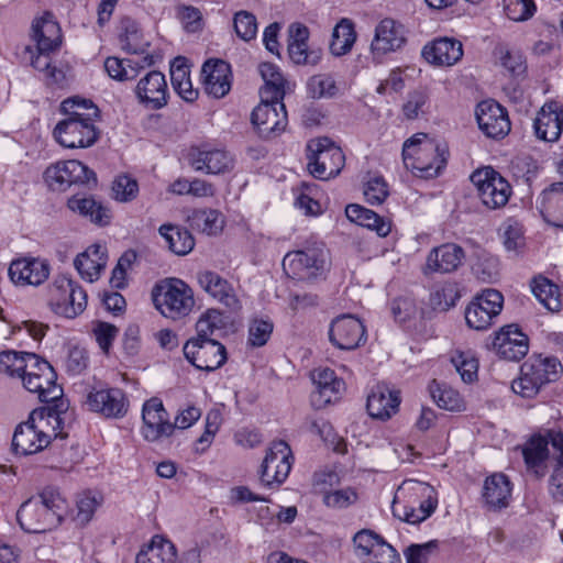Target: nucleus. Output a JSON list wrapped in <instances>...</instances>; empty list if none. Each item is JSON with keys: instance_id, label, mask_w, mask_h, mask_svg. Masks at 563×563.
<instances>
[{"instance_id": "10", "label": "nucleus", "mask_w": 563, "mask_h": 563, "mask_svg": "<svg viewBox=\"0 0 563 563\" xmlns=\"http://www.w3.org/2000/svg\"><path fill=\"white\" fill-rule=\"evenodd\" d=\"M184 355L197 369L213 372L228 360L225 346L217 340H188Z\"/></svg>"}, {"instance_id": "61", "label": "nucleus", "mask_w": 563, "mask_h": 563, "mask_svg": "<svg viewBox=\"0 0 563 563\" xmlns=\"http://www.w3.org/2000/svg\"><path fill=\"white\" fill-rule=\"evenodd\" d=\"M221 423L220 412L211 410L206 416V427L203 433L196 441V452L203 453L210 446Z\"/></svg>"}, {"instance_id": "35", "label": "nucleus", "mask_w": 563, "mask_h": 563, "mask_svg": "<svg viewBox=\"0 0 563 563\" xmlns=\"http://www.w3.org/2000/svg\"><path fill=\"white\" fill-rule=\"evenodd\" d=\"M345 214L349 220L375 231L378 236H387L391 230V222L389 220L360 205L352 203L346 206Z\"/></svg>"}, {"instance_id": "18", "label": "nucleus", "mask_w": 563, "mask_h": 563, "mask_svg": "<svg viewBox=\"0 0 563 563\" xmlns=\"http://www.w3.org/2000/svg\"><path fill=\"white\" fill-rule=\"evenodd\" d=\"M86 405L90 411L106 418H122L128 411L129 401L120 388L92 389L87 395Z\"/></svg>"}, {"instance_id": "33", "label": "nucleus", "mask_w": 563, "mask_h": 563, "mask_svg": "<svg viewBox=\"0 0 563 563\" xmlns=\"http://www.w3.org/2000/svg\"><path fill=\"white\" fill-rule=\"evenodd\" d=\"M511 495V484L503 473H495L484 482L483 499L493 510L506 508Z\"/></svg>"}, {"instance_id": "21", "label": "nucleus", "mask_w": 563, "mask_h": 563, "mask_svg": "<svg viewBox=\"0 0 563 563\" xmlns=\"http://www.w3.org/2000/svg\"><path fill=\"white\" fill-rule=\"evenodd\" d=\"M31 38L35 43L36 52L54 53L62 45V29L51 12H44L32 22Z\"/></svg>"}, {"instance_id": "53", "label": "nucleus", "mask_w": 563, "mask_h": 563, "mask_svg": "<svg viewBox=\"0 0 563 563\" xmlns=\"http://www.w3.org/2000/svg\"><path fill=\"white\" fill-rule=\"evenodd\" d=\"M233 29L242 41L250 42L254 40L257 34L256 16L246 10L238 11L233 16Z\"/></svg>"}, {"instance_id": "29", "label": "nucleus", "mask_w": 563, "mask_h": 563, "mask_svg": "<svg viewBox=\"0 0 563 563\" xmlns=\"http://www.w3.org/2000/svg\"><path fill=\"white\" fill-rule=\"evenodd\" d=\"M562 128V107L555 101L545 103L538 112L533 122L536 136L545 142H554L560 137Z\"/></svg>"}, {"instance_id": "6", "label": "nucleus", "mask_w": 563, "mask_h": 563, "mask_svg": "<svg viewBox=\"0 0 563 563\" xmlns=\"http://www.w3.org/2000/svg\"><path fill=\"white\" fill-rule=\"evenodd\" d=\"M328 250L322 242H307L305 247L288 252L283 260L285 273L292 278L310 279L324 272Z\"/></svg>"}, {"instance_id": "38", "label": "nucleus", "mask_w": 563, "mask_h": 563, "mask_svg": "<svg viewBox=\"0 0 563 563\" xmlns=\"http://www.w3.org/2000/svg\"><path fill=\"white\" fill-rule=\"evenodd\" d=\"M353 543L357 556H369L376 550V555L394 559L389 543L372 530L364 529L358 531L353 538Z\"/></svg>"}, {"instance_id": "36", "label": "nucleus", "mask_w": 563, "mask_h": 563, "mask_svg": "<svg viewBox=\"0 0 563 563\" xmlns=\"http://www.w3.org/2000/svg\"><path fill=\"white\" fill-rule=\"evenodd\" d=\"M69 209L79 212L98 225H108L111 221V211L108 207L93 198H79L73 196L67 202Z\"/></svg>"}, {"instance_id": "43", "label": "nucleus", "mask_w": 563, "mask_h": 563, "mask_svg": "<svg viewBox=\"0 0 563 563\" xmlns=\"http://www.w3.org/2000/svg\"><path fill=\"white\" fill-rule=\"evenodd\" d=\"M355 40L354 24L349 19H342L333 29L330 51L334 56H343L351 51Z\"/></svg>"}, {"instance_id": "17", "label": "nucleus", "mask_w": 563, "mask_h": 563, "mask_svg": "<svg viewBox=\"0 0 563 563\" xmlns=\"http://www.w3.org/2000/svg\"><path fill=\"white\" fill-rule=\"evenodd\" d=\"M528 336L517 324H508L495 334L493 349L500 358L518 362L528 353Z\"/></svg>"}, {"instance_id": "54", "label": "nucleus", "mask_w": 563, "mask_h": 563, "mask_svg": "<svg viewBox=\"0 0 563 563\" xmlns=\"http://www.w3.org/2000/svg\"><path fill=\"white\" fill-rule=\"evenodd\" d=\"M335 91V81L330 75H314L311 76L307 81V92L313 99L333 97Z\"/></svg>"}, {"instance_id": "40", "label": "nucleus", "mask_w": 563, "mask_h": 563, "mask_svg": "<svg viewBox=\"0 0 563 563\" xmlns=\"http://www.w3.org/2000/svg\"><path fill=\"white\" fill-rule=\"evenodd\" d=\"M120 41L122 48L130 54H143L150 46V43L143 38L139 23L124 16L120 22Z\"/></svg>"}, {"instance_id": "12", "label": "nucleus", "mask_w": 563, "mask_h": 563, "mask_svg": "<svg viewBox=\"0 0 563 563\" xmlns=\"http://www.w3.org/2000/svg\"><path fill=\"white\" fill-rule=\"evenodd\" d=\"M134 95L137 102L147 110H161L168 104L169 91L165 75L150 70L135 85Z\"/></svg>"}, {"instance_id": "52", "label": "nucleus", "mask_w": 563, "mask_h": 563, "mask_svg": "<svg viewBox=\"0 0 563 563\" xmlns=\"http://www.w3.org/2000/svg\"><path fill=\"white\" fill-rule=\"evenodd\" d=\"M70 292L71 296H66L56 313L71 319L86 309L87 294L78 284L75 285Z\"/></svg>"}, {"instance_id": "34", "label": "nucleus", "mask_w": 563, "mask_h": 563, "mask_svg": "<svg viewBox=\"0 0 563 563\" xmlns=\"http://www.w3.org/2000/svg\"><path fill=\"white\" fill-rule=\"evenodd\" d=\"M153 64L154 58L152 55L144 56L142 62L111 56L104 60V69L114 80L130 81L136 79L145 66H152Z\"/></svg>"}, {"instance_id": "5", "label": "nucleus", "mask_w": 563, "mask_h": 563, "mask_svg": "<svg viewBox=\"0 0 563 563\" xmlns=\"http://www.w3.org/2000/svg\"><path fill=\"white\" fill-rule=\"evenodd\" d=\"M307 159L310 174L321 180L338 176L345 163L343 151L329 137L310 140L307 144Z\"/></svg>"}, {"instance_id": "50", "label": "nucleus", "mask_w": 563, "mask_h": 563, "mask_svg": "<svg viewBox=\"0 0 563 563\" xmlns=\"http://www.w3.org/2000/svg\"><path fill=\"white\" fill-rule=\"evenodd\" d=\"M532 292L540 303H542L548 310L552 312L560 310L561 300L559 288L548 278H534L532 283Z\"/></svg>"}, {"instance_id": "64", "label": "nucleus", "mask_w": 563, "mask_h": 563, "mask_svg": "<svg viewBox=\"0 0 563 563\" xmlns=\"http://www.w3.org/2000/svg\"><path fill=\"white\" fill-rule=\"evenodd\" d=\"M139 192V185L135 179L128 175L118 176L112 185L113 198L121 202L133 200Z\"/></svg>"}, {"instance_id": "4", "label": "nucleus", "mask_w": 563, "mask_h": 563, "mask_svg": "<svg viewBox=\"0 0 563 563\" xmlns=\"http://www.w3.org/2000/svg\"><path fill=\"white\" fill-rule=\"evenodd\" d=\"M152 297L156 309L173 320L188 316L195 306L192 289L178 278H166L157 283Z\"/></svg>"}, {"instance_id": "7", "label": "nucleus", "mask_w": 563, "mask_h": 563, "mask_svg": "<svg viewBox=\"0 0 563 563\" xmlns=\"http://www.w3.org/2000/svg\"><path fill=\"white\" fill-rule=\"evenodd\" d=\"M44 180L54 191H66L71 185L97 186L96 173L77 159L57 162L44 172Z\"/></svg>"}, {"instance_id": "51", "label": "nucleus", "mask_w": 563, "mask_h": 563, "mask_svg": "<svg viewBox=\"0 0 563 563\" xmlns=\"http://www.w3.org/2000/svg\"><path fill=\"white\" fill-rule=\"evenodd\" d=\"M435 508L437 500L429 497L421 501L418 508L394 505L393 514L402 521L416 525L429 518Z\"/></svg>"}, {"instance_id": "2", "label": "nucleus", "mask_w": 563, "mask_h": 563, "mask_svg": "<svg viewBox=\"0 0 563 563\" xmlns=\"http://www.w3.org/2000/svg\"><path fill=\"white\" fill-rule=\"evenodd\" d=\"M449 150L445 143L418 133L407 140L402 147V161L407 169L424 179L437 177L448 163Z\"/></svg>"}, {"instance_id": "22", "label": "nucleus", "mask_w": 563, "mask_h": 563, "mask_svg": "<svg viewBox=\"0 0 563 563\" xmlns=\"http://www.w3.org/2000/svg\"><path fill=\"white\" fill-rule=\"evenodd\" d=\"M189 162L195 170L212 175L228 173L234 166L233 156L221 148H191Z\"/></svg>"}, {"instance_id": "45", "label": "nucleus", "mask_w": 563, "mask_h": 563, "mask_svg": "<svg viewBox=\"0 0 563 563\" xmlns=\"http://www.w3.org/2000/svg\"><path fill=\"white\" fill-rule=\"evenodd\" d=\"M188 221L192 229L199 230L209 235L220 232L224 224L222 214L214 209L194 210L188 217Z\"/></svg>"}, {"instance_id": "44", "label": "nucleus", "mask_w": 563, "mask_h": 563, "mask_svg": "<svg viewBox=\"0 0 563 563\" xmlns=\"http://www.w3.org/2000/svg\"><path fill=\"white\" fill-rule=\"evenodd\" d=\"M176 559L175 547L166 540L155 541L137 555L135 563H174Z\"/></svg>"}, {"instance_id": "62", "label": "nucleus", "mask_w": 563, "mask_h": 563, "mask_svg": "<svg viewBox=\"0 0 563 563\" xmlns=\"http://www.w3.org/2000/svg\"><path fill=\"white\" fill-rule=\"evenodd\" d=\"M24 353L15 351H4L0 353V373L11 377L21 378L22 369H25Z\"/></svg>"}, {"instance_id": "15", "label": "nucleus", "mask_w": 563, "mask_h": 563, "mask_svg": "<svg viewBox=\"0 0 563 563\" xmlns=\"http://www.w3.org/2000/svg\"><path fill=\"white\" fill-rule=\"evenodd\" d=\"M142 420V434L145 440L151 442L158 441L163 437H169L175 430L162 400L156 397L148 399L143 405Z\"/></svg>"}, {"instance_id": "16", "label": "nucleus", "mask_w": 563, "mask_h": 563, "mask_svg": "<svg viewBox=\"0 0 563 563\" xmlns=\"http://www.w3.org/2000/svg\"><path fill=\"white\" fill-rule=\"evenodd\" d=\"M407 42L405 26L390 18L383 19L375 27L371 52L375 59L400 49Z\"/></svg>"}, {"instance_id": "55", "label": "nucleus", "mask_w": 563, "mask_h": 563, "mask_svg": "<svg viewBox=\"0 0 563 563\" xmlns=\"http://www.w3.org/2000/svg\"><path fill=\"white\" fill-rule=\"evenodd\" d=\"M222 314L219 310L209 309L196 323L197 335L190 340H212L214 330L221 328Z\"/></svg>"}, {"instance_id": "27", "label": "nucleus", "mask_w": 563, "mask_h": 563, "mask_svg": "<svg viewBox=\"0 0 563 563\" xmlns=\"http://www.w3.org/2000/svg\"><path fill=\"white\" fill-rule=\"evenodd\" d=\"M9 276L14 284L37 286L49 276V265L38 258H20L9 266Z\"/></svg>"}, {"instance_id": "8", "label": "nucleus", "mask_w": 563, "mask_h": 563, "mask_svg": "<svg viewBox=\"0 0 563 563\" xmlns=\"http://www.w3.org/2000/svg\"><path fill=\"white\" fill-rule=\"evenodd\" d=\"M471 180L485 207L495 210L507 205L511 195L509 183L492 167L475 170Z\"/></svg>"}, {"instance_id": "60", "label": "nucleus", "mask_w": 563, "mask_h": 563, "mask_svg": "<svg viewBox=\"0 0 563 563\" xmlns=\"http://www.w3.org/2000/svg\"><path fill=\"white\" fill-rule=\"evenodd\" d=\"M77 283L66 276H58L49 286V306L56 313L59 306L64 302L66 296L71 295V289Z\"/></svg>"}, {"instance_id": "58", "label": "nucleus", "mask_w": 563, "mask_h": 563, "mask_svg": "<svg viewBox=\"0 0 563 563\" xmlns=\"http://www.w3.org/2000/svg\"><path fill=\"white\" fill-rule=\"evenodd\" d=\"M504 10L508 19L521 22L532 18L537 7L533 0H504Z\"/></svg>"}, {"instance_id": "9", "label": "nucleus", "mask_w": 563, "mask_h": 563, "mask_svg": "<svg viewBox=\"0 0 563 563\" xmlns=\"http://www.w3.org/2000/svg\"><path fill=\"white\" fill-rule=\"evenodd\" d=\"M500 291L488 288L477 295L465 309V320L470 328L482 331L489 328L503 309Z\"/></svg>"}, {"instance_id": "13", "label": "nucleus", "mask_w": 563, "mask_h": 563, "mask_svg": "<svg viewBox=\"0 0 563 563\" xmlns=\"http://www.w3.org/2000/svg\"><path fill=\"white\" fill-rule=\"evenodd\" d=\"M291 450L283 440L273 442L262 463L261 482L265 486L286 481L291 468Z\"/></svg>"}, {"instance_id": "47", "label": "nucleus", "mask_w": 563, "mask_h": 563, "mask_svg": "<svg viewBox=\"0 0 563 563\" xmlns=\"http://www.w3.org/2000/svg\"><path fill=\"white\" fill-rule=\"evenodd\" d=\"M550 433H562L561 431L549 430L544 437H532L522 450L525 463L529 468L542 464L548 457V444H551Z\"/></svg>"}, {"instance_id": "24", "label": "nucleus", "mask_w": 563, "mask_h": 563, "mask_svg": "<svg viewBox=\"0 0 563 563\" xmlns=\"http://www.w3.org/2000/svg\"><path fill=\"white\" fill-rule=\"evenodd\" d=\"M316 389L311 394V404L320 409L336 400L344 389V382L330 368H319L312 374Z\"/></svg>"}, {"instance_id": "46", "label": "nucleus", "mask_w": 563, "mask_h": 563, "mask_svg": "<svg viewBox=\"0 0 563 563\" xmlns=\"http://www.w3.org/2000/svg\"><path fill=\"white\" fill-rule=\"evenodd\" d=\"M550 441L560 455L549 481V492L554 501L563 504V433H550Z\"/></svg>"}, {"instance_id": "32", "label": "nucleus", "mask_w": 563, "mask_h": 563, "mask_svg": "<svg viewBox=\"0 0 563 563\" xmlns=\"http://www.w3.org/2000/svg\"><path fill=\"white\" fill-rule=\"evenodd\" d=\"M43 375L40 373L34 378L22 379L25 389L38 394V399L44 404L41 408H52L62 401L69 405L68 400L63 398V389L56 384V376L44 380Z\"/></svg>"}, {"instance_id": "41", "label": "nucleus", "mask_w": 563, "mask_h": 563, "mask_svg": "<svg viewBox=\"0 0 563 563\" xmlns=\"http://www.w3.org/2000/svg\"><path fill=\"white\" fill-rule=\"evenodd\" d=\"M158 231L165 239L168 249L176 255H186L195 246V240L191 233L178 225L163 224Z\"/></svg>"}, {"instance_id": "49", "label": "nucleus", "mask_w": 563, "mask_h": 563, "mask_svg": "<svg viewBox=\"0 0 563 563\" xmlns=\"http://www.w3.org/2000/svg\"><path fill=\"white\" fill-rule=\"evenodd\" d=\"M429 393L440 408L454 411L463 407L461 395L446 384H440L433 379L429 384Z\"/></svg>"}, {"instance_id": "23", "label": "nucleus", "mask_w": 563, "mask_h": 563, "mask_svg": "<svg viewBox=\"0 0 563 563\" xmlns=\"http://www.w3.org/2000/svg\"><path fill=\"white\" fill-rule=\"evenodd\" d=\"M465 252L462 246L455 243L442 244L429 252L423 273L429 275L455 272L463 264Z\"/></svg>"}, {"instance_id": "28", "label": "nucleus", "mask_w": 563, "mask_h": 563, "mask_svg": "<svg viewBox=\"0 0 563 563\" xmlns=\"http://www.w3.org/2000/svg\"><path fill=\"white\" fill-rule=\"evenodd\" d=\"M423 58L435 66H452L463 56V45L459 40L439 37L422 48Z\"/></svg>"}, {"instance_id": "59", "label": "nucleus", "mask_w": 563, "mask_h": 563, "mask_svg": "<svg viewBox=\"0 0 563 563\" xmlns=\"http://www.w3.org/2000/svg\"><path fill=\"white\" fill-rule=\"evenodd\" d=\"M357 499V493L351 487L325 492L322 497L323 504L333 509L346 508L355 504Z\"/></svg>"}, {"instance_id": "63", "label": "nucleus", "mask_w": 563, "mask_h": 563, "mask_svg": "<svg viewBox=\"0 0 563 563\" xmlns=\"http://www.w3.org/2000/svg\"><path fill=\"white\" fill-rule=\"evenodd\" d=\"M74 266L79 275L92 283L97 280L101 272L106 268V262H96L90 260L88 254H79L74 261Z\"/></svg>"}, {"instance_id": "48", "label": "nucleus", "mask_w": 563, "mask_h": 563, "mask_svg": "<svg viewBox=\"0 0 563 563\" xmlns=\"http://www.w3.org/2000/svg\"><path fill=\"white\" fill-rule=\"evenodd\" d=\"M460 297L459 285L453 282H445L433 288L430 292L429 302L433 310L448 311L456 305Z\"/></svg>"}, {"instance_id": "25", "label": "nucleus", "mask_w": 563, "mask_h": 563, "mask_svg": "<svg viewBox=\"0 0 563 563\" xmlns=\"http://www.w3.org/2000/svg\"><path fill=\"white\" fill-rule=\"evenodd\" d=\"M231 67L222 59H209L201 68L206 92L217 99L223 98L231 89Z\"/></svg>"}, {"instance_id": "11", "label": "nucleus", "mask_w": 563, "mask_h": 563, "mask_svg": "<svg viewBox=\"0 0 563 563\" xmlns=\"http://www.w3.org/2000/svg\"><path fill=\"white\" fill-rule=\"evenodd\" d=\"M251 121L257 133L263 139H271L279 135L287 125V112L283 100H263L253 110Z\"/></svg>"}, {"instance_id": "26", "label": "nucleus", "mask_w": 563, "mask_h": 563, "mask_svg": "<svg viewBox=\"0 0 563 563\" xmlns=\"http://www.w3.org/2000/svg\"><path fill=\"white\" fill-rule=\"evenodd\" d=\"M400 393L385 384L374 386L367 396L366 408L371 417L387 420L398 411Z\"/></svg>"}, {"instance_id": "19", "label": "nucleus", "mask_w": 563, "mask_h": 563, "mask_svg": "<svg viewBox=\"0 0 563 563\" xmlns=\"http://www.w3.org/2000/svg\"><path fill=\"white\" fill-rule=\"evenodd\" d=\"M330 342L341 350H354L365 341V327L351 314H343L331 322Z\"/></svg>"}, {"instance_id": "14", "label": "nucleus", "mask_w": 563, "mask_h": 563, "mask_svg": "<svg viewBox=\"0 0 563 563\" xmlns=\"http://www.w3.org/2000/svg\"><path fill=\"white\" fill-rule=\"evenodd\" d=\"M54 137L64 147H89L98 140V131L92 122L66 118L57 123Z\"/></svg>"}, {"instance_id": "1", "label": "nucleus", "mask_w": 563, "mask_h": 563, "mask_svg": "<svg viewBox=\"0 0 563 563\" xmlns=\"http://www.w3.org/2000/svg\"><path fill=\"white\" fill-rule=\"evenodd\" d=\"M67 402L52 408H37L32 411L27 421L19 424L14 431L12 446L16 454L30 455L37 453L51 443L52 434L45 431L51 426L54 432V441L66 438L63 433L64 421L68 418Z\"/></svg>"}, {"instance_id": "39", "label": "nucleus", "mask_w": 563, "mask_h": 563, "mask_svg": "<svg viewBox=\"0 0 563 563\" xmlns=\"http://www.w3.org/2000/svg\"><path fill=\"white\" fill-rule=\"evenodd\" d=\"M260 74L265 82L261 89V98L263 100H283L285 90V79L278 67L272 63H262L258 66Z\"/></svg>"}, {"instance_id": "31", "label": "nucleus", "mask_w": 563, "mask_h": 563, "mask_svg": "<svg viewBox=\"0 0 563 563\" xmlns=\"http://www.w3.org/2000/svg\"><path fill=\"white\" fill-rule=\"evenodd\" d=\"M537 207L550 224L563 229V183H553L537 199Z\"/></svg>"}, {"instance_id": "42", "label": "nucleus", "mask_w": 563, "mask_h": 563, "mask_svg": "<svg viewBox=\"0 0 563 563\" xmlns=\"http://www.w3.org/2000/svg\"><path fill=\"white\" fill-rule=\"evenodd\" d=\"M60 110L69 119L95 123L99 117L98 107L89 99L68 98L62 102Z\"/></svg>"}, {"instance_id": "56", "label": "nucleus", "mask_w": 563, "mask_h": 563, "mask_svg": "<svg viewBox=\"0 0 563 563\" xmlns=\"http://www.w3.org/2000/svg\"><path fill=\"white\" fill-rule=\"evenodd\" d=\"M24 364H26L25 369H22L21 379L24 377L34 378L35 375L43 373V379L55 377V371L53 366L41 358L38 355L34 353H24Z\"/></svg>"}, {"instance_id": "30", "label": "nucleus", "mask_w": 563, "mask_h": 563, "mask_svg": "<svg viewBox=\"0 0 563 563\" xmlns=\"http://www.w3.org/2000/svg\"><path fill=\"white\" fill-rule=\"evenodd\" d=\"M197 280L200 287L211 297L223 303L231 310L240 308L239 299L234 294L231 284L218 273L201 271L197 273Z\"/></svg>"}, {"instance_id": "57", "label": "nucleus", "mask_w": 563, "mask_h": 563, "mask_svg": "<svg viewBox=\"0 0 563 563\" xmlns=\"http://www.w3.org/2000/svg\"><path fill=\"white\" fill-rule=\"evenodd\" d=\"M52 53H40L35 57H32L31 65L38 71L44 74V77L48 80V84H59L65 79V74L62 69L52 65Z\"/></svg>"}, {"instance_id": "20", "label": "nucleus", "mask_w": 563, "mask_h": 563, "mask_svg": "<svg viewBox=\"0 0 563 563\" xmlns=\"http://www.w3.org/2000/svg\"><path fill=\"white\" fill-rule=\"evenodd\" d=\"M476 120L479 129L492 139L504 137L510 131L507 111L494 100H485L477 104Z\"/></svg>"}, {"instance_id": "37", "label": "nucleus", "mask_w": 563, "mask_h": 563, "mask_svg": "<svg viewBox=\"0 0 563 563\" xmlns=\"http://www.w3.org/2000/svg\"><path fill=\"white\" fill-rule=\"evenodd\" d=\"M521 371V376L512 382L511 389L523 398L534 397L540 388L551 382L552 378L540 371H536L534 365H525Z\"/></svg>"}, {"instance_id": "3", "label": "nucleus", "mask_w": 563, "mask_h": 563, "mask_svg": "<svg viewBox=\"0 0 563 563\" xmlns=\"http://www.w3.org/2000/svg\"><path fill=\"white\" fill-rule=\"evenodd\" d=\"M65 499L54 488H45L37 497L21 505L16 519L29 533H42L57 527L63 518Z\"/></svg>"}]
</instances>
